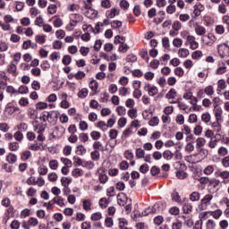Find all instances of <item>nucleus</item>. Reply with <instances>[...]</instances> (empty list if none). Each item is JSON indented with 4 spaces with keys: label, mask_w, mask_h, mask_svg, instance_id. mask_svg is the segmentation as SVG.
Wrapping results in <instances>:
<instances>
[{
    "label": "nucleus",
    "mask_w": 229,
    "mask_h": 229,
    "mask_svg": "<svg viewBox=\"0 0 229 229\" xmlns=\"http://www.w3.org/2000/svg\"><path fill=\"white\" fill-rule=\"evenodd\" d=\"M81 11L85 17H88V19H96V17H98V11L91 7V4H85V5L81 8Z\"/></svg>",
    "instance_id": "obj_1"
},
{
    "label": "nucleus",
    "mask_w": 229,
    "mask_h": 229,
    "mask_svg": "<svg viewBox=\"0 0 229 229\" xmlns=\"http://www.w3.org/2000/svg\"><path fill=\"white\" fill-rule=\"evenodd\" d=\"M212 199H214V195H205L200 200V204L199 205V210H207V208H208V206L211 205L210 202L212 201Z\"/></svg>",
    "instance_id": "obj_2"
},
{
    "label": "nucleus",
    "mask_w": 229,
    "mask_h": 229,
    "mask_svg": "<svg viewBox=\"0 0 229 229\" xmlns=\"http://www.w3.org/2000/svg\"><path fill=\"white\" fill-rule=\"evenodd\" d=\"M143 89L145 92H148V96H151L152 98L158 94V88L149 83H146Z\"/></svg>",
    "instance_id": "obj_3"
},
{
    "label": "nucleus",
    "mask_w": 229,
    "mask_h": 229,
    "mask_svg": "<svg viewBox=\"0 0 229 229\" xmlns=\"http://www.w3.org/2000/svg\"><path fill=\"white\" fill-rule=\"evenodd\" d=\"M185 46H190V49L196 51V49L199 47V43L196 41V37L191 36L188 38L187 41L185 42Z\"/></svg>",
    "instance_id": "obj_4"
},
{
    "label": "nucleus",
    "mask_w": 229,
    "mask_h": 229,
    "mask_svg": "<svg viewBox=\"0 0 229 229\" xmlns=\"http://www.w3.org/2000/svg\"><path fill=\"white\" fill-rule=\"evenodd\" d=\"M214 115L216 117V123H221L223 122V108L221 106H218L217 104L214 106Z\"/></svg>",
    "instance_id": "obj_5"
},
{
    "label": "nucleus",
    "mask_w": 229,
    "mask_h": 229,
    "mask_svg": "<svg viewBox=\"0 0 229 229\" xmlns=\"http://www.w3.org/2000/svg\"><path fill=\"white\" fill-rule=\"evenodd\" d=\"M33 127H34V131L37 133H43V131H46V123L40 122L39 120H35L33 122Z\"/></svg>",
    "instance_id": "obj_6"
},
{
    "label": "nucleus",
    "mask_w": 229,
    "mask_h": 229,
    "mask_svg": "<svg viewBox=\"0 0 229 229\" xmlns=\"http://www.w3.org/2000/svg\"><path fill=\"white\" fill-rule=\"evenodd\" d=\"M195 33L198 35V37H201L200 40L201 42H205V35L207 34V29H205L204 26L201 25H196L195 26Z\"/></svg>",
    "instance_id": "obj_7"
},
{
    "label": "nucleus",
    "mask_w": 229,
    "mask_h": 229,
    "mask_svg": "<svg viewBox=\"0 0 229 229\" xmlns=\"http://www.w3.org/2000/svg\"><path fill=\"white\" fill-rule=\"evenodd\" d=\"M7 72L15 78L19 74V72H17V64L11 62L7 67Z\"/></svg>",
    "instance_id": "obj_8"
},
{
    "label": "nucleus",
    "mask_w": 229,
    "mask_h": 229,
    "mask_svg": "<svg viewBox=\"0 0 229 229\" xmlns=\"http://www.w3.org/2000/svg\"><path fill=\"white\" fill-rule=\"evenodd\" d=\"M201 12H205V5L199 3L193 6V14L195 17H199L201 15Z\"/></svg>",
    "instance_id": "obj_9"
},
{
    "label": "nucleus",
    "mask_w": 229,
    "mask_h": 229,
    "mask_svg": "<svg viewBox=\"0 0 229 229\" xmlns=\"http://www.w3.org/2000/svg\"><path fill=\"white\" fill-rule=\"evenodd\" d=\"M216 178H221L222 180H228L229 178V171L228 170H216L215 172Z\"/></svg>",
    "instance_id": "obj_10"
},
{
    "label": "nucleus",
    "mask_w": 229,
    "mask_h": 229,
    "mask_svg": "<svg viewBox=\"0 0 229 229\" xmlns=\"http://www.w3.org/2000/svg\"><path fill=\"white\" fill-rule=\"evenodd\" d=\"M70 21L76 24H80V22H83V16L80 13H72L70 14Z\"/></svg>",
    "instance_id": "obj_11"
},
{
    "label": "nucleus",
    "mask_w": 229,
    "mask_h": 229,
    "mask_svg": "<svg viewBox=\"0 0 229 229\" xmlns=\"http://www.w3.org/2000/svg\"><path fill=\"white\" fill-rule=\"evenodd\" d=\"M218 54L221 56V58H226L229 55V49L226 46H218Z\"/></svg>",
    "instance_id": "obj_12"
},
{
    "label": "nucleus",
    "mask_w": 229,
    "mask_h": 229,
    "mask_svg": "<svg viewBox=\"0 0 229 229\" xmlns=\"http://www.w3.org/2000/svg\"><path fill=\"white\" fill-rule=\"evenodd\" d=\"M120 11L118 8H112L106 12L107 19H114L116 15H119Z\"/></svg>",
    "instance_id": "obj_13"
},
{
    "label": "nucleus",
    "mask_w": 229,
    "mask_h": 229,
    "mask_svg": "<svg viewBox=\"0 0 229 229\" xmlns=\"http://www.w3.org/2000/svg\"><path fill=\"white\" fill-rule=\"evenodd\" d=\"M52 114L49 112H43L40 117L38 119V121H40L42 123H46V121H51Z\"/></svg>",
    "instance_id": "obj_14"
},
{
    "label": "nucleus",
    "mask_w": 229,
    "mask_h": 229,
    "mask_svg": "<svg viewBox=\"0 0 229 229\" xmlns=\"http://www.w3.org/2000/svg\"><path fill=\"white\" fill-rule=\"evenodd\" d=\"M30 158H31V151L24 150L21 153V160H22V162H28Z\"/></svg>",
    "instance_id": "obj_15"
},
{
    "label": "nucleus",
    "mask_w": 229,
    "mask_h": 229,
    "mask_svg": "<svg viewBox=\"0 0 229 229\" xmlns=\"http://www.w3.org/2000/svg\"><path fill=\"white\" fill-rule=\"evenodd\" d=\"M191 105H192L191 108L193 112H199L201 110V106L198 105V98H193Z\"/></svg>",
    "instance_id": "obj_16"
},
{
    "label": "nucleus",
    "mask_w": 229,
    "mask_h": 229,
    "mask_svg": "<svg viewBox=\"0 0 229 229\" xmlns=\"http://www.w3.org/2000/svg\"><path fill=\"white\" fill-rule=\"evenodd\" d=\"M191 55V52L187 48H180L178 50V56L179 58H187Z\"/></svg>",
    "instance_id": "obj_17"
},
{
    "label": "nucleus",
    "mask_w": 229,
    "mask_h": 229,
    "mask_svg": "<svg viewBox=\"0 0 229 229\" xmlns=\"http://www.w3.org/2000/svg\"><path fill=\"white\" fill-rule=\"evenodd\" d=\"M208 38L209 41L206 42V46H209L212 47L214 46L216 40H217V38L216 36H214V34H208L207 36H205Z\"/></svg>",
    "instance_id": "obj_18"
},
{
    "label": "nucleus",
    "mask_w": 229,
    "mask_h": 229,
    "mask_svg": "<svg viewBox=\"0 0 229 229\" xmlns=\"http://www.w3.org/2000/svg\"><path fill=\"white\" fill-rule=\"evenodd\" d=\"M225 72H226V65L225 64V63H220L218 64V68L216 71V74L221 75L225 74Z\"/></svg>",
    "instance_id": "obj_19"
},
{
    "label": "nucleus",
    "mask_w": 229,
    "mask_h": 229,
    "mask_svg": "<svg viewBox=\"0 0 229 229\" xmlns=\"http://www.w3.org/2000/svg\"><path fill=\"white\" fill-rule=\"evenodd\" d=\"M72 183V177H62L61 178V184L63 187H69Z\"/></svg>",
    "instance_id": "obj_20"
},
{
    "label": "nucleus",
    "mask_w": 229,
    "mask_h": 229,
    "mask_svg": "<svg viewBox=\"0 0 229 229\" xmlns=\"http://www.w3.org/2000/svg\"><path fill=\"white\" fill-rule=\"evenodd\" d=\"M200 198L201 194H199L198 191H193L190 194V200L192 202L199 201Z\"/></svg>",
    "instance_id": "obj_21"
},
{
    "label": "nucleus",
    "mask_w": 229,
    "mask_h": 229,
    "mask_svg": "<svg viewBox=\"0 0 229 229\" xmlns=\"http://www.w3.org/2000/svg\"><path fill=\"white\" fill-rule=\"evenodd\" d=\"M196 144H197V148L201 149L203 146L207 144V140H205V138L199 137L196 140Z\"/></svg>",
    "instance_id": "obj_22"
},
{
    "label": "nucleus",
    "mask_w": 229,
    "mask_h": 229,
    "mask_svg": "<svg viewBox=\"0 0 229 229\" xmlns=\"http://www.w3.org/2000/svg\"><path fill=\"white\" fill-rule=\"evenodd\" d=\"M89 96V89L87 88L81 89L78 92V98H81V99H85Z\"/></svg>",
    "instance_id": "obj_23"
},
{
    "label": "nucleus",
    "mask_w": 229,
    "mask_h": 229,
    "mask_svg": "<svg viewBox=\"0 0 229 229\" xmlns=\"http://www.w3.org/2000/svg\"><path fill=\"white\" fill-rule=\"evenodd\" d=\"M177 92L176 89H171L165 95L166 99H174L176 98Z\"/></svg>",
    "instance_id": "obj_24"
},
{
    "label": "nucleus",
    "mask_w": 229,
    "mask_h": 229,
    "mask_svg": "<svg viewBox=\"0 0 229 229\" xmlns=\"http://www.w3.org/2000/svg\"><path fill=\"white\" fill-rule=\"evenodd\" d=\"M209 214L214 217V219H219V217L223 216V211L221 209H216L215 211H209Z\"/></svg>",
    "instance_id": "obj_25"
},
{
    "label": "nucleus",
    "mask_w": 229,
    "mask_h": 229,
    "mask_svg": "<svg viewBox=\"0 0 229 229\" xmlns=\"http://www.w3.org/2000/svg\"><path fill=\"white\" fill-rule=\"evenodd\" d=\"M6 160L10 164H15V162H17V155L13 154V153H10L6 157Z\"/></svg>",
    "instance_id": "obj_26"
},
{
    "label": "nucleus",
    "mask_w": 229,
    "mask_h": 229,
    "mask_svg": "<svg viewBox=\"0 0 229 229\" xmlns=\"http://www.w3.org/2000/svg\"><path fill=\"white\" fill-rule=\"evenodd\" d=\"M97 128H99L102 131H107L108 126L106 125V123L105 121H99L97 124Z\"/></svg>",
    "instance_id": "obj_27"
},
{
    "label": "nucleus",
    "mask_w": 229,
    "mask_h": 229,
    "mask_svg": "<svg viewBox=\"0 0 229 229\" xmlns=\"http://www.w3.org/2000/svg\"><path fill=\"white\" fill-rule=\"evenodd\" d=\"M89 89L92 90V92H97L98 87H99V84L97 82L96 80H92L89 84Z\"/></svg>",
    "instance_id": "obj_28"
},
{
    "label": "nucleus",
    "mask_w": 229,
    "mask_h": 229,
    "mask_svg": "<svg viewBox=\"0 0 229 229\" xmlns=\"http://www.w3.org/2000/svg\"><path fill=\"white\" fill-rule=\"evenodd\" d=\"M84 210H92V200L90 199H85L82 202Z\"/></svg>",
    "instance_id": "obj_29"
},
{
    "label": "nucleus",
    "mask_w": 229,
    "mask_h": 229,
    "mask_svg": "<svg viewBox=\"0 0 229 229\" xmlns=\"http://www.w3.org/2000/svg\"><path fill=\"white\" fill-rule=\"evenodd\" d=\"M203 173H204L207 176H210V174H212V173H214V165H207V166L204 168Z\"/></svg>",
    "instance_id": "obj_30"
},
{
    "label": "nucleus",
    "mask_w": 229,
    "mask_h": 229,
    "mask_svg": "<svg viewBox=\"0 0 229 229\" xmlns=\"http://www.w3.org/2000/svg\"><path fill=\"white\" fill-rule=\"evenodd\" d=\"M174 155L173 154V152H171V150H165L163 152V158H165V160H173V157Z\"/></svg>",
    "instance_id": "obj_31"
},
{
    "label": "nucleus",
    "mask_w": 229,
    "mask_h": 229,
    "mask_svg": "<svg viewBox=\"0 0 229 229\" xmlns=\"http://www.w3.org/2000/svg\"><path fill=\"white\" fill-rule=\"evenodd\" d=\"M72 176H73V178H80V176H83V172L80 170V168H74L72 171Z\"/></svg>",
    "instance_id": "obj_32"
},
{
    "label": "nucleus",
    "mask_w": 229,
    "mask_h": 229,
    "mask_svg": "<svg viewBox=\"0 0 229 229\" xmlns=\"http://www.w3.org/2000/svg\"><path fill=\"white\" fill-rule=\"evenodd\" d=\"M201 56H203V52L201 50L194 51L191 54L192 60H199V58H201Z\"/></svg>",
    "instance_id": "obj_33"
},
{
    "label": "nucleus",
    "mask_w": 229,
    "mask_h": 229,
    "mask_svg": "<svg viewBox=\"0 0 229 229\" xmlns=\"http://www.w3.org/2000/svg\"><path fill=\"white\" fill-rule=\"evenodd\" d=\"M166 13H168L169 15H173V13H176V5L170 4L166 7Z\"/></svg>",
    "instance_id": "obj_34"
},
{
    "label": "nucleus",
    "mask_w": 229,
    "mask_h": 229,
    "mask_svg": "<svg viewBox=\"0 0 229 229\" xmlns=\"http://www.w3.org/2000/svg\"><path fill=\"white\" fill-rule=\"evenodd\" d=\"M73 165L75 166V167H80V165H81L82 167H83V163H84V161L83 160H81V157H73Z\"/></svg>",
    "instance_id": "obj_35"
},
{
    "label": "nucleus",
    "mask_w": 229,
    "mask_h": 229,
    "mask_svg": "<svg viewBox=\"0 0 229 229\" xmlns=\"http://www.w3.org/2000/svg\"><path fill=\"white\" fill-rule=\"evenodd\" d=\"M217 154L219 157H226V155H228V148L225 147H220L217 150Z\"/></svg>",
    "instance_id": "obj_36"
},
{
    "label": "nucleus",
    "mask_w": 229,
    "mask_h": 229,
    "mask_svg": "<svg viewBox=\"0 0 229 229\" xmlns=\"http://www.w3.org/2000/svg\"><path fill=\"white\" fill-rule=\"evenodd\" d=\"M30 92V89H28V86L21 85L19 87L16 94H28Z\"/></svg>",
    "instance_id": "obj_37"
},
{
    "label": "nucleus",
    "mask_w": 229,
    "mask_h": 229,
    "mask_svg": "<svg viewBox=\"0 0 229 229\" xmlns=\"http://www.w3.org/2000/svg\"><path fill=\"white\" fill-rule=\"evenodd\" d=\"M111 27L114 30H118L119 28L123 27V21L114 20V21H111Z\"/></svg>",
    "instance_id": "obj_38"
},
{
    "label": "nucleus",
    "mask_w": 229,
    "mask_h": 229,
    "mask_svg": "<svg viewBox=\"0 0 229 229\" xmlns=\"http://www.w3.org/2000/svg\"><path fill=\"white\" fill-rule=\"evenodd\" d=\"M71 62H72V57L69 55H65L63 57L62 63L64 65H70Z\"/></svg>",
    "instance_id": "obj_39"
},
{
    "label": "nucleus",
    "mask_w": 229,
    "mask_h": 229,
    "mask_svg": "<svg viewBox=\"0 0 229 229\" xmlns=\"http://www.w3.org/2000/svg\"><path fill=\"white\" fill-rule=\"evenodd\" d=\"M204 92L207 96H214V92H215L214 86L209 85V86L206 87L204 89Z\"/></svg>",
    "instance_id": "obj_40"
},
{
    "label": "nucleus",
    "mask_w": 229,
    "mask_h": 229,
    "mask_svg": "<svg viewBox=\"0 0 229 229\" xmlns=\"http://www.w3.org/2000/svg\"><path fill=\"white\" fill-rule=\"evenodd\" d=\"M182 28H183L182 21H174L173 30H174V31H180V30H182Z\"/></svg>",
    "instance_id": "obj_41"
},
{
    "label": "nucleus",
    "mask_w": 229,
    "mask_h": 229,
    "mask_svg": "<svg viewBox=\"0 0 229 229\" xmlns=\"http://www.w3.org/2000/svg\"><path fill=\"white\" fill-rule=\"evenodd\" d=\"M175 76H178L179 78H182L183 74H185V71H183V68L182 67H177L174 71Z\"/></svg>",
    "instance_id": "obj_42"
},
{
    "label": "nucleus",
    "mask_w": 229,
    "mask_h": 229,
    "mask_svg": "<svg viewBox=\"0 0 229 229\" xmlns=\"http://www.w3.org/2000/svg\"><path fill=\"white\" fill-rule=\"evenodd\" d=\"M93 148L96 149V151H103V143H101V141H95L93 143Z\"/></svg>",
    "instance_id": "obj_43"
},
{
    "label": "nucleus",
    "mask_w": 229,
    "mask_h": 229,
    "mask_svg": "<svg viewBox=\"0 0 229 229\" xmlns=\"http://www.w3.org/2000/svg\"><path fill=\"white\" fill-rule=\"evenodd\" d=\"M77 153L83 157V155H87V148L83 145H79L77 146Z\"/></svg>",
    "instance_id": "obj_44"
},
{
    "label": "nucleus",
    "mask_w": 229,
    "mask_h": 229,
    "mask_svg": "<svg viewBox=\"0 0 229 229\" xmlns=\"http://www.w3.org/2000/svg\"><path fill=\"white\" fill-rule=\"evenodd\" d=\"M14 4H15L16 12H22V10H24V2L16 1Z\"/></svg>",
    "instance_id": "obj_45"
},
{
    "label": "nucleus",
    "mask_w": 229,
    "mask_h": 229,
    "mask_svg": "<svg viewBox=\"0 0 229 229\" xmlns=\"http://www.w3.org/2000/svg\"><path fill=\"white\" fill-rule=\"evenodd\" d=\"M131 133H133V131L131 130V128L125 129L123 131L122 139H128V137H130Z\"/></svg>",
    "instance_id": "obj_46"
},
{
    "label": "nucleus",
    "mask_w": 229,
    "mask_h": 229,
    "mask_svg": "<svg viewBox=\"0 0 229 229\" xmlns=\"http://www.w3.org/2000/svg\"><path fill=\"white\" fill-rule=\"evenodd\" d=\"M151 214H158V212H162V208H160V204H154L152 208H150Z\"/></svg>",
    "instance_id": "obj_47"
},
{
    "label": "nucleus",
    "mask_w": 229,
    "mask_h": 229,
    "mask_svg": "<svg viewBox=\"0 0 229 229\" xmlns=\"http://www.w3.org/2000/svg\"><path fill=\"white\" fill-rule=\"evenodd\" d=\"M136 61H137V55L133 54H130L126 56V62H128L129 64H135Z\"/></svg>",
    "instance_id": "obj_48"
},
{
    "label": "nucleus",
    "mask_w": 229,
    "mask_h": 229,
    "mask_svg": "<svg viewBox=\"0 0 229 229\" xmlns=\"http://www.w3.org/2000/svg\"><path fill=\"white\" fill-rule=\"evenodd\" d=\"M127 114L130 119H137V109L131 108Z\"/></svg>",
    "instance_id": "obj_49"
},
{
    "label": "nucleus",
    "mask_w": 229,
    "mask_h": 229,
    "mask_svg": "<svg viewBox=\"0 0 229 229\" xmlns=\"http://www.w3.org/2000/svg\"><path fill=\"white\" fill-rule=\"evenodd\" d=\"M190 20H191V15L187 13H182L179 15V21H181V22H187Z\"/></svg>",
    "instance_id": "obj_50"
},
{
    "label": "nucleus",
    "mask_w": 229,
    "mask_h": 229,
    "mask_svg": "<svg viewBox=\"0 0 229 229\" xmlns=\"http://www.w3.org/2000/svg\"><path fill=\"white\" fill-rule=\"evenodd\" d=\"M82 167L85 169H94V162L89 160V161H84Z\"/></svg>",
    "instance_id": "obj_51"
},
{
    "label": "nucleus",
    "mask_w": 229,
    "mask_h": 229,
    "mask_svg": "<svg viewBox=\"0 0 229 229\" xmlns=\"http://www.w3.org/2000/svg\"><path fill=\"white\" fill-rule=\"evenodd\" d=\"M217 90L219 91V89L220 90H225V89H226V81H225V80L221 79L218 81L217 82Z\"/></svg>",
    "instance_id": "obj_52"
},
{
    "label": "nucleus",
    "mask_w": 229,
    "mask_h": 229,
    "mask_svg": "<svg viewBox=\"0 0 229 229\" xmlns=\"http://www.w3.org/2000/svg\"><path fill=\"white\" fill-rule=\"evenodd\" d=\"M29 226H38V219L30 217L28 220Z\"/></svg>",
    "instance_id": "obj_53"
},
{
    "label": "nucleus",
    "mask_w": 229,
    "mask_h": 229,
    "mask_svg": "<svg viewBox=\"0 0 229 229\" xmlns=\"http://www.w3.org/2000/svg\"><path fill=\"white\" fill-rule=\"evenodd\" d=\"M98 180L100 182V183H106V182H108V175L105 174H99L98 175Z\"/></svg>",
    "instance_id": "obj_54"
},
{
    "label": "nucleus",
    "mask_w": 229,
    "mask_h": 229,
    "mask_svg": "<svg viewBox=\"0 0 229 229\" xmlns=\"http://www.w3.org/2000/svg\"><path fill=\"white\" fill-rule=\"evenodd\" d=\"M158 123H160V120L158 119V117L155 116L148 121V125L149 126H158Z\"/></svg>",
    "instance_id": "obj_55"
},
{
    "label": "nucleus",
    "mask_w": 229,
    "mask_h": 229,
    "mask_svg": "<svg viewBox=\"0 0 229 229\" xmlns=\"http://www.w3.org/2000/svg\"><path fill=\"white\" fill-rule=\"evenodd\" d=\"M116 112L118 115H126V107L119 106L116 107Z\"/></svg>",
    "instance_id": "obj_56"
},
{
    "label": "nucleus",
    "mask_w": 229,
    "mask_h": 229,
    "mask_svg": "<svg viewBox=\"0 0 229 229\" xmlns=\"http://www.w3.org/2000/svg\"><path fill=\"white\" fill-rule=\"evenodd\" d=\"M56 10H57L56 4H50L47 7V12L48 13H50V15H55V13H56Z\"/></svg>",
    "instance_id": "obj_57"
},
{
    "label": "nucleus",
    "mask_w": 229,
    "mask_h": 229,
    "mask_svg": "<svg viewBox=\"0 0 229 229\" xmlns=\"http://www.w3.org/2000/svg\"><path fill=\"white\" fill-rule=\"evenodd\" d=\"M210 113H204L201 116V120L203 121V123H206V124H208V123H210Z\"/></svg>",
    "instance_id": "obj_58"
},
{
    "label": "nucleus",
    "mask_w": 229,
    "mask_h": 229,
    "mask_svg": "<svg viewBox=\"0 0 229 229\" xmlns=\"http://www.w3.org/2000/svg\"><path fill=\"white\" fill-rule=\"evenodd\" d=\"M101 157L99 151L98 150H95L91 152V158L95 161L98 162V160H99V158Z\"/></svg>",
    "instance_id": "obj_59"
},
{
    "label": "nucleus",
    "mask_w": 229,
    "mask_h": 229,
    "mask_svg": "<svg viewBox=\"0 0 229 229\" xmlns=\"http://www.w3.org/2000/svg\"><path fill=\"white\" fill-rule=\"evenodd\" d=\"M119 228L120 229H128V221H126V219H124V218L120 219Z\"/></svg>",
    "instance_id": "obj_60"
},
{
    "label": "nucleus",
    "mask_w": 229,
    "mask_h": 229,
    "mask_svg": "<svg viewBox=\"0 0 229 229\" xmlns=\"http://www.w3.org/2000/svg\"><path fill=\"white\" fill-rule=\"evenodd\" d=\"M145 155H146V151H144V149H142V148L136 149L137 158H144Z\"/></svg>",
    "instance_id": "obj_61"
},
{
    "label": "nucleus",
    "mask_w": 229,
    "mask_h": 229,
    "mask_svg": "<svg viewBox=\"0 0 229 229\" xmlns=\"http://www.w3.org/2000/svg\"><path fill=\"white\" fill-rule=\"evenodd\" d=\"M9 149L10 151H17L19 149V143L17 142H10L9 143Z\"/></svg>",
    "instance_id": "obj_62"
},
{
    "label": "nucleus",
    "mask_w": 229,
    "mask_h": 229,
    "mask_svg": "<svg viewBox=\"0 0 229 229\" xmlns=\"http://www.w3.org/2000/svg\"><path fill=\"white\" fill-rule=\"evenodd\" d=\"M221 164L223 167L228 168L229 167V156H225L222 158Z\"/></svg>",
    "instance_id": "obj_63"
},
{
    "label": "nucleus",
    "mask_w": 229,
    "mask_h": 229,
    "mask_svg": "<svg viewBox=\"0 0 229 229\" xmlns=\"http://www.w3.org/2000/svg\"><path fill=\"white\" fill-rule=\"evenodd\" d=\"M182 228H183V224L179 220L172 225V229H182Z\"/></svg>",
    "instance_id": "obj_64"
}]
</instances>
